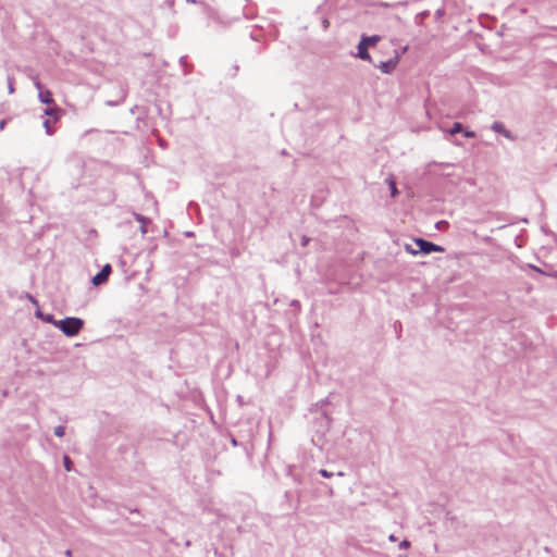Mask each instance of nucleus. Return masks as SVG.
I'll return each mask as SVG.
<instances>
[{"mask_svg": "<svg viewBox=\"0 0 557 557\" xmlns=\"http://www.w3.org/2000/svg\"><path fill=\"white\" fill-rule=\"evenodd\" d=\"M54 326L61 330L65 336L73 337L81 332L84 321L79 318L69 317L55 322Z\"/></svg>", "mask_w": 557, "mask_h": 557, "instance_id": "1", "label": "nucleus"}, {"mask_svg": "<svg viewBox=\"0 0 557 557\" xmlns=\"http://www.w3.org/2000/svg\"><path fill=\"white\" fill-rule=\"evenodd\" d=\"M416 245L418 246L419 250H409L412 255H417L418 252H423L425 255H429L431 252H443L444 248L442 246L435 245L431 242H428L422 238H416L414 239Z\"/></svg>", "mask_w": 557, "mask_h": 557, "instance_id": "2", "label": "nucleus"}, {"mask_svg": "<svg viewBox=\"0 0 557 557\" xmlns=\"http://www.w3.org/2000/svg\"><path fill=\"white\" fill-rule=\"evenodd\" d=\"M35 87L38 90V98L40 99V101L42 103H46V104L53 103L54 100L52 97V92L48 89H44L41 83L38 79L35 81Z\"/></svg>", "mask_w": 557, "mask_h": 557, "instance_id": "3", "label": "nucleus"}, {"mask_svg": "<svg viewBox=\"0 0 557 557\" xmlns=\"http://www.w3.org/2000/svg\"><path fill=\"white\" fill-rule=\"evenodd\" d=\"M112 272V268L110 264H106L102 270L96 274L94 277H92V284L95 286H99L101 284H103L104 282H107L109 275L111 274Z\"/></svg>", "mask_w": 557, "mask_h": 557, "instance_id": "4", "label": "nucleus"}, {"mask_svg": "<svg viewBox=\"0 0 557 557\" xmlns=\"http://www.w3.org/2000/svg\"><path fill=\"white\" fill-rule=\"evenodd\" d=\"M397 63H398V58H393L386 62H381L380 65H379V69L383 72V73H391L392 71H394L397 66Z\"/></svg>", "mask_w": 557, "mask_h": 557, "instance_id": "5", "label": "nucleus"}, {"mask_svg": "<svg viewBox=\"0 0 557 557\" xmlns=\"http://www.w3.org/2000/svg\"><path fill=\"white\" fill-rule=\"evenodd\" d=\"M368 47L366 41H360L358 45V57L362 60H370V54L368 52Z\"/></svg>", "mask_w": 557, "mask_h": 557, "instance_id": "6", "label": "nucleus"}, {"mask_svg": "<svg viewBox=\"0 0 557 557\" xmlns=\"http://www.w3.org/2000/svg\"><path fill=\"white\" fill-rule=\"evenodd\" d=\"M379 36L363 37L361 41H366L367 46H374L379 41Z\"/></svg>", "mask_w": 557, "mask_h": 557, "instance_id": "7", "label": "nucleus"}, {"mask_svg": "<svg viewBox=\"0 0 557 557\" xmlns=\"http://www.w3.org/2000/svg\"><path fill=\"white\" fill-rule=\"evenodd\" d=\"M492 128L497 132V133H502L506 136H508L507 132L505 131L504 128V125L502 123H498V122H495L492 126Z\"/></svg>", "mask_w": 557, "mask_h": 557, "instance_id": "8", "label": "nucleus"}, {"mask_svg": "<svg viewBox=\"0 0 557 557\" xmlns=\"http://www.w3.org/2000/svg\"><path fill=\"white\" fill-rule=\"evenodd\" d=\"M388 185L391 187V194L393 197H395L398 193L397 188H396V184H395V181L393 178L388 180Z\"/></svg>", "mask_w": 557, "mask_h": 557, "instance_id": "9", "label": "nucleus"}, {"mask_svg": "<svg viewBox=\"0 0 557 557\" xmlns=\"http://www.w3.org/2000/svg\"><path fill=\"white\" fill-rule=\"evenodd\" d=\"M63 461H64L65 470L71 471L72 470V461H71L70 457L64 456Z\"/></svg>", "mask_w": 557, "mask_h": 557, "instance_id": "10", "label": "nucleus"}, {"mask_svg": "<svg viewBox=\"0 0 557 557\" xmlns=\"http://www.w3.org/2000/svg\"><path fill=\"white\" fill-rule=\"evenodd\" d=\"M461 128H462V125L460 123H455L453 125V128L450 129V134H453V135L457 134L461 131Z\"/></svg>", "mask_w": 557, "mask_h": 557, "instance_id": "11", "label": "nucleus"}, {"mask_svg": "<svg viewBox=\"0 0 557 557\" xmlns=\"http://www.w3.org/2000/svg\"><path fill=\"white\" fill-rule=\"evenodd\" d=\"M64 432H65L64 426L59 425V426H57V428L54 429V434H55L57 436H59V437H62V436L64 435Z\"/></svg>", "mask_w": 557, "mask_h": 557, "instance_id": "12", "label": "nucleus"}, {"mask_svg": "<svg viewBox=\"0 0 557 557\" xmlns=\"http://www.w3.org/2000/svg\"><path fill=\"white\" fill-rule=\"evenodd\" d=\"M58 112V109L57 108H49L45 111V114L46 115H50V116H55Z\"/></svg>", "mask_w": 557, "mask_h": 557, "instance_id": "13", "label": "nucleus"}, {"mask_svg": "<svg viewBox=\"0 0 557 557\" xmlns=\"http://www.w3.org/2000/svg\"><path fill=\"white\" fill-rule=\"evenodd\" d=\"M44 127L46 128V132L48 135H51L52 134V131H51V125H50V121L49 120H46L44 122Z\"/></svg>", "mask_w": 557, "mask_h": 557, "instance_id": "14", "label": "nucleus"}, {"mask_svg": "<svg viewBox=\"0 0 557 557\" xmlns=\"http://www.w3.org/2000/svg\"><path fill=\"white\" fill-rule=\"evenodd\" d=\"M44 320L48 323H51L54 325L55 322H58L59 320H54L52 315H47L44 318Z\"/></svg>", "mask_w": 557, "mask_h": 557, "instance_id": "15", "label": "nucleus"}, {"mask_svg": "<svg viewBox=\"0 0 557 557\" xmlns=\"http://www.w3.org/2000/svg\"><path fill=\"white\" fill-rule=\"evenodd\" d=\"M320 473L324 478H330L331 476V473H329L326 470H321Z\"/></svg>", "mask_w": 557, "mask_h": 557, "instance_id": "16", "label": "nucleus"}, {"mask_svg": "<svg viewBox=\"0 0 557 557\" xmlns=\"http://www.w3.org/2000/svg\"><path fill=\"white\" fill-rule=\"evenodd\" d=\"M465 136H466V137H474V136H475V134H474L473 132H471V131H466V132H465Z\"/></svg>", "mask_w": 557, "mask_h": 557, "instance_id": "17", "label": "nucleus"}, {"mask_svg": "<svg viewBox=\"0 0 557 557\" xmlns=\"http://www.w3.org/2000/svg\"><path fill=\"white\" fill-rule=\"evenodd\" d=\"M401 545L407 547L409 545V543L407 541H404Z\"/></svg>", "mask_w": 557, "mask_h": 557, "instance_id": "18", "label": "nucleus"}, {"mask_svg": "<svg viewBox=\"0 0 557 557\" xmlns=\"http://www.w3.org/2000/svg\"><path fill=\"white\" fill-rule=\"evenodd\" d=\"M323 23H324V27L326 28L329 26V21L325 20Z\"/></svg>", "mask_w": 557, "mask_h": 557, "instance_id": "19", "label": "nucleus"}]
</instances>
